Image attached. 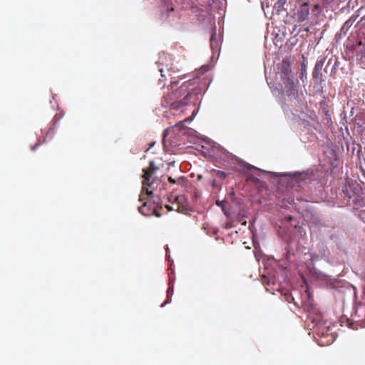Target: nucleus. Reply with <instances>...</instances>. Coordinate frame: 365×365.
I'll return each instance as SVG.
<instances>
[{
    "mask_svg": "<svg viewBox=\"0 0 365 365\" xmlns=\"http://www.w3.org/2000/svg\"><path fill=\"white\" fill-rule=\"evenodd\" d=\"M290 298H292V299H293V298L292 297V296L290 294H289L288 296L286 297V299L287 301H288L289 302H290Z\"/></svg>",
    "mask_w": 365,
    "mask_h": 365,
    "instance_id": "6ab92c4d",
    "label": "nucleus"
},
{
    "mask_svg": "<svg viewBox=\"0 0 365 365\" xmlns=\"http://www.w3.org/2000/svg\"><path fill=\"white\" fill-rule=\"evenodd\" d=\"M325 62V58H321L318 59L315 63L313 72H312V78L315 83H321L322 81V70L324 66Z\"/></svg>",
    "mask_w": 365,
    "mask_h": 365,
    "instance_id": "20e7f679",
    "label": "nucleus"
},
{
    "mask_svg": "<svg viewBox=\"0 0 365 365\" xmlns=\"http://www.w3.org/2000/svg\"><path fill=\"white\" fill-rule=\"evenodd\" d=\"M309 14V7L308 4H302L297 10V16L299 21H305Z\"/></svg>",
    "mask_w": 365,
    "mask_h": 365,
    "instance_id": "423d86ee",
    "label": "nucleus"
},
{
    "mask_svg": "<svg viewBox=\"0 0 365 365\" xmlns=\"http://www.w3.org/2000/svg\"><path fill=\"white\" fill-rule=\"evenodd\" d=\"M155 144V142H151L149 144V147L148 148V149L145 151L147 152L148 150H150Z\"/></svg>",
    "mask_w": 365,
    "mask_h": 365,
    "instance_id": "2eb2a0df",
    "label": "nucleus"
},
{
    "mask_svg": "<svg viewBox=\"0 0 365 365\" xmlns=\"http://www.w3.org/2000/svg\"><path fill=\"white\" fill-rule=\"evenodd\" d=\"M212 186H215V180L212 182Z\"/></svg>",
    "mask_w": 365,
    "mask_h": 365,
    "instance_id": "a878e982",
    "label": "nucleus"
},
{
    "mask_svg": "<svg viewBox=\"0 0 365 365\" xmlns=\"http://www.w3.org/2000/svg\"><path fill=\"white\" fill-rule=\"evenodd\" d=\"M177 83H178V82H177V81H171V86H172V88L173 87V86H174V85H176Z\"/></svg>",
    "mask_w": 365,
    "mask_h": 365,
    "instance_id": "4be33fe9",
    "label": "nucleus"
},
{
    "mask_svg": "<svg viewBox=\"0 0 365 365\" xmlns=\"http://www.w3.org/2000/svg\"><path fill=\"white\" fill-rule=\"evenodd\" d=\"M281 176L294 178L299 177V175L297 173H284L281 174Z\"/></svg>",
    "mask_w": 365,
    "mask_h": 365,
    "instance_id": "9b49d317",
    "label": "nucleus"
},
{
    "mask_svg": "<svg viewBox=\"0 0 365 365\" xmlns=\"http://www.w3.org/2000/svg\"><path fill=\"white\" fill-rule=\"evenodd\" d=\"M151 206L152 205L150 204L148 207V202H145L142 206L138 207V211L144 215H150L151 214V210H153V212L155 216L158 217H160V214L157 212L155 207L153 206L151 208Z\"/></svg>",
    "mask_w": 365,
    "mask_h": 365,
    "instance_id": "0eeeda50",
    "label": "nucleus"
},
{
    "mask_svg": "<svg viewBox=\"0 0 365 365\" xmlns=\"http://www.w3.org/2000/svg\"><path fill=\"white\" fill-rule=\"evenodd\" d=\"M281 72V77L284 83L289 86L290 88H294V82L291 76V65L288 59H283L279 67Z\"/></svg>",
    "mask_w": 365,
    "mask_h": 365,
    "instance_id": "7ed1b4c3",
    "label": "nucleus"
},
{
    "mask_svg": "<svg viewBox=\"0 0 365 365\" xmlns=\"http://www.w3.org/2000/svg\"><path fill=\"white\" fill-rule=\"evenodd\" d=\"M287 0H277L274 5V9L276 11L277 14H279L282 11H285L284 5L287 4Z\"/></svg>",
    "mask_w": 365,
    "mask_h": 365,
    "instance_id": "6e6552de",
    "label": "nucleus"
},
{
    "mask_svg": "<svg viewBox=\"0 0 365 365\" xmlns=\"http://www.w3.org/2000/svg\"><path fill=\"white\" fill-rule=\"evenodd\" d=\"M182 123H183V121L180 122L179 123H178V124L176 125V126L180 125V124H182Z\"/></svg>",
    "mask_w": 365,
    "mask_h": 365,
    "instance_id": "b1692460",
    "label": "nucleus"
},
{
    "mask_svg": "<svg viewBox=\"0 0 365 365\" xmlns=\"http://www.w3.org/2000/svg\"><path fill=\"white\" fill-rule=\"evenodd\" d=\"M173 288H169V289H168V295L169 296L170 294H173ZM168 302H169V298L168 299V300H167L165 302H164V303L161 305V307H164V305H165V304L168 303Z\"/></svg>",
    "mask_w": 365,
    "mask_h": 365,
    "instance_id": "f8f14e48",
    "label": "nucleus"
},
{
    "mask_svg": "<svg viewBox=\"0 0 365 365\" xmlns=\"http://www.w3.org/2000/svg\"><path fill=\"white\" fill-rule=\"evenodd\" d=\"M264 280L263 281V283H265V277H264ZM267 284H269V282H266Z\"/></svg>",
    "mask_w": 365,
    "mask_h": 365,
    "instance_id": "393cba45",
    "label": "nucleus"
},
{
    "mask_svg": "<svg viewBox=\"0 0 365 365\" xmlns=\"http://www.w3.org/2000/svg\"><path fill=\"white\" fill-rule=\"evenodd\" d=\"M349 26V21H346L344 23V26H343L342 29H344V28H345V27H346V26L348 27Z\"/></svg>",
    "mask_w": 365,
    "mask_h": 365,
    "instance_id": "f3484780",
    "label": "nucleus"
},
{
    "mask_svg": "<svg viewBox=\"0 0 365 365\" xmlns=\"http://www.w3.org/2000/svg\"><path fill=\"white\" fill-rule=\"evenodd\" d=\"M158 167H156L153 163L151 161L150 163V165L148 168L143 169V171L144 173L143 178V186L141 194L139 197L140 201H143L145 200V195L151 196L153 195V191L149 190V187H151L153 182L150 181L153 175L158 170Z\"/></svg>",
    "mask_w": 365,
    "mask_h": 365,
    "instance_id": "f03ea898",
    "label": "nucleus"
},
{
    "mask_svg": "<svg viewBox=\"0 0 365 365\" xmlns=\"http://www.w3.org/2000/svg\"><path fill=\"white\" fill-rule=\"evenodd\" d=\"M168 180H169V182H171V183H175V179H173L172 177H169V178H168Z\"/></svg>",
    "mask_w": 365,
    "mask_h": 365,
    "instance_id": "a211bd4d",
    "label": "nucleus"
},
{
    "mask_svg": "<svg viewBox=\"0 0 365 365\" xmlns=\"http://www.w3.org/2000/svg\"><path fill=\"white\" fill-rule=\"evenodd\" d=\"M319 8V5L317 4H315L314 6V9L316 10V9H318Z\"/></svg>",
    "mask_w": 365,
    "mask_h": 365,
    "instance_id": "5701e85b",
    "label": "nucleus"
},
{
    "mask_svg": "<svg viewBox=\"0 0 365 365\" xmlns=\"http://www.w3.org/2000/svg\"><path fill=\"white\" fill-rule=\"evenodd\" d=\"M360 170L362 174V176L365 178V169L363 168L361 166H360ZM364 189H365V185H364Z\"/></svg>",
    "mask_w": 365,
    "mask_h": 365,
    "instance_id": "4468645a",
    "label": "nucleus"
},
{
    "mask_svg": "<svg viewBox=\"0 0 365 365\" xmlns=\"http://www.w3.org/2000/svg\"><path fill=\"white\" fill-rule=\"evenodd\" d=\"M173 10H174V9H173V6H172V4H170H170L168 3V8H167V12L169 13L170 11H173Z\"/></svg>",
    "mask_w": 365,
    "mask_h": 365,
    "instance_id": "ddd939ff",
    "label": "nucleus"
},
{
    "mask_svg": "<svg viewBox=\"0 0 365 365\" xmlns=\"http://www.w3.org/2000/svg\"><path fill=\"white\" fill-rule=\"evenodd\" d=\"M165 207L168 211H172L174 210L173 207L170 205H165Z\"/></svg>",
    "mask_w": 365,
    "mask_h": 365,
    "instance_id": "dca6fc26",
    "label": "nucleus"
},
{
    "mask_svg": "<svg viewBox=\"0 0 365 365\" xmlns=\"http://www.w3.org/2000/svg\"><path fill=\"white\" fill-rule=\"evenodd\" d=\"M177 208L176 211L180 213L187 215L190 211V207L186 202L183 195H179L175 198Z\"/></svg>",
    "mask_w": 365,
    "mask_h": 365,
    "instance_id": "39448f33",
    "label": "nucleus"
},
{
    "mask_svg": "<svg viewBox=\"0 0 365 365\" xmlns=\"http://www.w3.org/2000/svg\"><path fill=\"white\" fill-rule=\"evenodd\" d=\"M192 85V83L190 81L183 83L178 90L173 91L170 95L164 97L163 105L175 110H178L187 105L192 96L189 88V86Z\"/></svg>",
    "mask_w": 365,
    "mask_h": 365,
    "instance_id": "f257e3e1",
    "label": "nucleus"
},
{
    "mask_svg": "<svg viewBox=\"0 0 365 365\" xmlns=\"http://www.w3.org/2000/svg\"><path fill=\"white\" fill-rule=\"evenodd\" d=\"M40 145V143H36L33 148H32V150H35L36 148Z\"/></svg>",
    "mask_w": 365,
    "mask_h": 365,
    "instance_id": "412c9836",
    "label": "nucleus"
},
{
    "mask_svg": "<svg viewBox=\"0 0 365 365\" xmlns=\"http://www.w3.org/2000/svg\"><path fill=\"white\" fill-rule=\"evenodd\" d=\"M159 71L161 73V76L164 77L165 76V75L163 74L164 70L163 68H159Z\"/></svg>",
    "mask_w": 365,
    "mask_h": 365,
    "instance_id": "aec40b11",
    "label": "nucleus"
},
{
    "mask_svg": "<svg viewBox=\"0 0 365 365\" xmlns=\"http://www.w3.org/2000/svg\"><path fill=\"white\" fill-rule=\"evenodd\" d=\"M212 172L214 173L215 175L221 180H224L227 177V174L224 171L214 169L212 170Z\"/></svg>",
    "mask_w": 365,
    "mask_h": 365,
    "instance_id": "1a4fd4ad",
    "label": "nucleus"
},
{
    "mask_svg": "<svg viewBox=\"0 0 365 365\" xmlns=\"http://www.w3.org/2000/svg\"><path fill=\"white\" fill-rule=\"evenodd\" d=\"M307 74V65L304 63H302L301 65V78H303L304 77H306Z\"/></svg>",
    "mask_w": 365,
    "mask_h": 365,
    "instance_id": "9d476101",
    "label": "nucleus"
}]
</instances>
